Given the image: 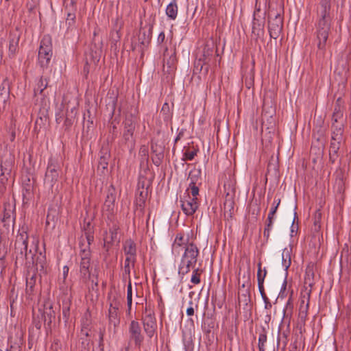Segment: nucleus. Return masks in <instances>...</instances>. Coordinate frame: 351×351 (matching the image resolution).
I'll return each mask as SVG.
<instances>
[{
    "mask_svg": "<svg viewBox=\"0 0 351 351\" xmlns=\"http://www.w3.org/2000/svg\"><path fill=\"white\" fill-rule=\"evenodd\" d=\"M10 97V82L8 77H5L0 86V106L4 107L6 101Z\"/></svg>",
    "mask_w": 351,
    "mask_h": 351,
    "instance_id": "obj_21",
    "label": "nucleus"
},
{
    "mask_svg": "<svg viewBox=\"0 0 351 351\" xmlns=\"http://www.w3.org/2000/svg\"><path fill=\"white\" fill-rule=\"evenodd\" d=\"M124 143L130 149L133 148L135 145V138L133 134L123 133L122 134Z\"/></svg>",
    "mask_w": 351,
    "mask_h": 351,
    "instance_id": "obj_45",
    "label": "nucleus"
},
{
    "mask_svg": "<svg viewBox=\"0 0 351 351\" xmlns=\"http://www.w3.org/2000/svg\"><path fill=\"white\" fill-rule=\"evenodd\" d=\"M180 202L182 210L187 216L193 215L199 207L197 197L191 198L189 193L184 197V199H181Z\"/></svg>",
    "mask_w": 351,
    "mask_h": 351,
    "instance_id": "obj_11",
    "label": "nucleus"
},
{
    "mask_svg": "<svg viewBox=\"0 0 351 351\" xmlns=\"http://www.w3.org/2000/svg\"><path fill=\"white\" fill-rule=\"evenodd\" d=\"M250 302V293L249 291L247 289L245 293H242L241 295L239 296V302L243 303V304L247 306Z\"/></svg>",
    "mask_w": 351,
    "mask_h": 351,
    "instance_id": "obj_58",
    "label": "nucleus"
},
{
    "mask_svg": "<svg viewBox=\"0 0 351 351\" xmlns=\"http://www.w3.org/2000/svg\"><path fill=\"white\" fill-rule=\"evenodd\" d=\"M93 117L91 116L90 110H87L86 112L84 114V122H86L87 128L90 129L93 127Z\"/></svg>",
    "mask_w": 351,
    "mask_h": 351,
    "instance_id": "obj_49",
    "label": "nucleus"
},
{
    "mask_svg": "<svg viewBox=\"0 0 351 351\" xmlns=\"http://www.w3.org/2000/svg\"><path fill=\"white\" fill-rule=\"evenodd\" d=\"M161 112L164 115L163 119L165 121H167L171 119L172 114L170 112L169 105L168 103H165L162 105Z\"/></svg>",
    "mask_w": 351,
    "mask_h": 351,
    "instance_id": "obj_48",
    "label": "nucleus"
},
{
    "mask_svg": "<svg viewBox=\"0 0 351 351\" xmlns=\"http://www.w3.org/2000/svg\"><path fill=\"white\" fill-rule=\"evenodd\" d=\"M120 304L116 298L110 303L108 309V321L110 325H113L114 328L120 324V318L118 314Z\"/></svg>",
    "mask_w": 351,
    "mask_h": 351,
    "instance_id": "obj_13",
    "label": "nucleus"
},
{
    "mask_svg": "<svg viewBox=\"0 0 351 351\" xmlns=\"http://www.w3.org/2000/svg\"><path fill=\"white\" fill-rule=\"evenodd\" d=\"M202 270L199 268H197L193 271V274L191 278V282L194 285H197L200 283V274Z\"/></svg>",
    "mask_w": 351,
    "mask_h": 351,
    "instance_id": "obj_51",
    "label": "nucleus"
},
{
    "mask_svg": "<svg viewBox=\"0 0 351 351\" xmlns=\"http://www.w3.org/2000/svg\"><path fill=\"white\" fill-rule=\"evenodd\" d=\"M178 12L176 1H172L166 8V14L171 20H175Z\"/></svg>",
    "mask_w": 351,
    "mask_h": 351,
    "instance_id": "obj_31",
    "label": "nucleus"
},
{
    "mask_svg": "<svg viewBox=\"0 0 351 351\" xmlns=\"http://www.w3.org/2000/svg\"><path fill=\"white\" fill-rule=\"evenodd\" d=\"M110 158V152L108 146H103L99 152V159L98 169H107L108 162Z\"/></svg>",
    "mask_w": 351,
    "mask_h": 351,
    "instance_id": "obj_16",
    "label": "nucleus"
},
{
    "mask_svg": "<svg viewBox=\"0 0 351 351\" xmlns=\"http://www.w3.org/2000/svg\"><path fill=\"white\" fill-rule=\"evenodd\" d=\"M35 254H32L31 256V259L32 261V264L35 265L36 266V270L38 269V267H40V270H44L46 265V257L45 254H43L42 252H40V255L35 259L34 258Z\"/></svg>",
    "mask_w": 351,
    "mask_h": 351,
    "instance_id": "obj_36",
    "label": "nucleus"
},
{
    "mask_svg": "<svg viewBox=\"0 0 351 351\" xmlns=\"http://www.w3.org/2000/svg\"><path fill=\"white\" fill-rule=\"evenodd\" d=\"M37 279L36 272L35 271L31 274L30 271H28L27 275L26 276V294L29 295H32L34 293V288L36 285V282Z\"/></svg>",
    "mask_w": 351,
    "mask_h": 351,
    "instance_id": "obj_22",
    "label": "nucleus"
},
{
    "mask_svg": "<svg viewBox=\"0 0 351 351\" xmlns=\"http://www.w3.org/2000/svg\"><path fill=\"white\" fill-rule=\"evenodd\" d=\"M62 316L65 322H67L70 316V304L69 302L63 303Z\"/></svg>",
    "mask_w": 351,
    "mask_h": 351,
    "instance_id": "obj_56",
    "label": "nucleus"
},
{
    "mask_svg": "<svg viewBox=\"0 0 351 351\" xmlns=\"http://www.w3.org/2000/svg\"><path fill=\"white\" fill-rule=\"evenodd\" d=\"M132 302V287L131 280L128 281V288H127V304L129 308H131Z\"/></svg>",
    "mask_w": 351,
    "mask_h": 351,
    "instance_id": "obj_54",
    "label": "nucleus"
},
{
    "mask_svg": "<svg viewBox=\"0 0 351 351\" xmlns=\"http://www.w3.org/2000/svg\"><path fill=\"white\" fill-rule=\"evenodd\" d=\"M343 134V124L339 123H332V136L331 138L342 141Z\"/></svg>",
    "mask_w": 351,
    "mask_h": 351,
    "instance_id": "obj_28",
    "label": "nucleus"
},
{
    "mask_svg": "<svg viewBox=\"0 0 351 351\" xmlns=\"http://www.w3.org/2000/svg\"><path fill=\"white\" fill-rule=\"evenodd\" d=\"M293 308V304L292 303L291 299L289 298L287 302V304L283 309L284 317H287L289 315H291L292 313V311Z\"/></svg>",
    "mask_w": 351,
    "mask_h": 351,
    "instance_id": "obj_55",
    "label": "nucleus"
},
{
    "mask_svg": "<svg viewBox=\"0 0 351 351\" xmlns=\"http://www.w3.org/2000/svg\"><path fill=\"white\" fill-rule=\"evenodd\" d=\"M63 5L65 12H76L77 11L75 0H64Z\"/></svg>",
    "mask_w": 351,
    "mask_h": 351,
    "instance_id": "obj_42",
    "label": "nucleus"
},
{
    "mask_svg": "<svg viewBox=\"0 0 351 351\" xmlns=\"http://www.w3.org/2000/svg\"><path fill=\"white\" fill-rule=\"evenodd\" d=\"M267 342V332L265 328H261V331L258 337V347L259 351H265V344Z\"/></svg>",
    "mask_w": 351,
    "mask_h": 351,
    "instance_id": "obj_43",
    "label": "nucleus"
},
{
    "mask_svg": "<svg viewBox=\"0 0 351 351\" xmlns=\"http://www.w3.org/2000/svg\"><path fill=\"white\" fill-rule=\"evenodd\" d=\"M331 0H321L317 9L316 40L318 49L324 54L331 29Z\"/></svg>",
    "mask_w": 351,
    "mask_h": 351,
    "instance_id": "obj_1",
    "label": "nucleus"
},
{
    "mask_svg": "<svg viewBox=\"0 0 351 351\" xmlns=\"http://www.w3.org/2000/svg\"><path fill=\"white\" fill-rule=\"evenodd\" d=\"M164 154H154L152 157V160L156 167H159L162 162Z\"/></svg>",
    "mask_w": 351,
    "mask_h": 351,
    "instance_id": "obj_60",
    "label": "nucleus"
},
{
    "mask_svg": "<svg viewBox=\"0 0 351 351\" xmlns=\"http://www.w3.org/2000/svg\"><path fill=\"white\" fill-rule=\"evenodd\" d=\"M304 284L306 286L309 287V289L312 291V287L315 284L313 264L312 263H309L306 268ZM306 289L307 291L308 290L307 287H306Z\"/></svg>",
    "mask_w": 351,
    "mask_h": 351,
    "instance_id": "obj_24",
    "label": "nucleus"
},
{
    "mask_svg": "<svg viewBox=\"0 0 351 351\" xmlns=\"http://www.w3.org/2000/svg\"><path fill=\"white\" fill-rule=\"evenodd\" d=\"M147 195V187L146 188V191H141L138 192V196L136 197V204L138 206L141 208H144L145 199Z\"/></svg>",
    "mask_w": 351,
    "mask_h": 351,
    "instance_id": "obj_47",
    "label": "nucleus"
},
{
    "mask_svg": "<svg viewBox=\"0 0 351 351\" xmlns=\"http://www.w3.org/2000/svg\"><path fill=\"white\" fill-rule=\"evenodd\" d=\"M342 141H337L331 138L330 147H329V160L331 163H335L339 156V152L340 149Z\"/></svg>",
    "mask_w": 351,
    "mask_h": 351,
    "instance_id": "obj_18",
    "label": "nucleus"
},
{
    "mask_svg": "<svg viewBox=\"0 0 351 351\" xmlns=\"http://www.w3.org/2000/svg\"><path fill=\"white\" fill-rule=\"evenodd\" d=\"M84 244L80 245V261L78 263L80 267V278L83 282H86L88 279L90 278V250L88 246L82 247Z\"/></svg>",
    "mask_w": 351,
    "mask_h": 351,
    "instance_id": "obj_4",
    "label": "nucleus"
},
{
    "mask_svg": "<svg viewBox=\"0 0 351 351\" xmlns=\"http://www.w3.org/2000/svg\"><path fill=\"white\" fill-rule=\"evenodd\" d=\"M152 28L153 27L150 26L147 32L145 30L140 31L138 40L140 41L141 45H145L150 42L152 38Z\"/></svg>",
    "mask_w": 351,
    "mask_h": 351,
    "instance_id": "obj_37",
    "label": "nucleus"
},
{
    "mask_svg": "<svg viewBox=\"0 0 351 351\" xmlns=\"http://www.w3.org/2000/svg\"><path fill=\"white\" fill-rule=\"evenodd\" d=\"M34 190V184L33 182L30 180L29 178H27L23 183V196L24 197H29L31 194H32Z\"/></svg>",
    "mask_w": 351,
    "mask_h": 351,
    "instance_id": "obj_39",
    "label": "nucleus"
},
{
    "mask_svg": "<svg viewBox=\"0 0 351 351\" xmlns=\"http://www.w3.org/2000/svg\"><path fill=\"white\" fill-rule=\"evenodd\" d=\"M343 106H342V101L339 97L335 104L334 112L332 116V121L338 123L339 120L343 118Z\"/></svg>",
    "mask_w": 351,
    "mask_h": 351,
    "instance_id": "obj_25",
    "label": "nucleus"
},
{
    "mask_svg": "<svg viewBox=\"0 0 351 351\" xmlns=\"http://www.w3.org/2000/svg\"><path fill=\"white\" fill-rule=\"evenodd\" d=\"M123 24L124 23L121 16H117L116 19L113 22V27L112 29L121 31L123 27Z\"/></svg>",
    "mask_w": 351,
    "mask_h": 351,
    "instance_id": "obj_57",
    "label": "nucleus"
},
{
    "mask_svg": "<svg viewBox=\"0 0 351 351\" xmlns=\"http://www.w3.org/2000/svg\"><path fill=\"white\" fill-rule=\"evenodd\" d=\"M66 14V22L69 26L75 23L76 18V12H65Z\"/></svg>",
    "mask_w": 351,
    "mask_h": 351,
    "instance_id": "obj_62",
    "label": "nucleus"
},
{
    "mask_svg": "<svg viewBox=\"0 0 351 351\" xmlns=\"http://www.w3.org/2000/svg\"><path fill=\"white\" fill-rule=\"evenodd\" d=\"M311 293V290L308 289L306 292V303L305 305H300L299 317L302 321H305L307 317L308 309L309 306V300Z\"/></svg>",
    "mask_w": 351,
    "mask_h": 351,
    "instance_id": "obj_34",
    "label": "nucleus"
},
{
    "mask_svg": "<svg viewBox=\"0 0 351 351\" xmlns=\"http://www.w3.org/2000/svg\"><path fill=\"white\" fill-rule=\"evenodd\" d=\"M259 292H260V294L261 295V298L264 302V304H265V309H270L272 307V304L269 300V299L268 298V297L267 296L266 293H265V289H258Z\"/></svg>",
    "mask_w": 351,
    "mask_h": 351,
    "instance_id": "obj_50",
    "label": "nucleus"
},
{
    "mask_svg": "<svg viewBox=\"0 0 351 351\" xmlns=\"http://www.w3.org/2000/svg\"><path fill=\"white\" fill-rule=\"evenodd\" d=\"M143 329L148 338L152 339L156 335L157 329L156 319L154 312L146 306L141 318Z\"/></svg>",
    "mask_w": 351,
    "mask_h": 351,
    "instance_id": "obj_6",
    "label": "nucleus"
},
{
    "mask_svg": "<svg viewBox=\"0 0 351 351\" xmlns=\"http://www.w3.org/2000/svg\"><path fill=\"white\" fill-rule=\"evenodd\" d=\"M60 171L61 167L58 160L53 157L49 158L45 172V183L53 188L58 180Z\"/></svg>",
    "mask_w": 351,
    "mask_h": 351,
    "instance_id": "obj_7",
    "label": "nucleus"
},
{
    "mask_svg": "<svg viewBox=\"0 0 351 351\" xmlns=\"http://www.w3.org/2000/svg\"><path fill=\"white\" fill-rule=\"evenodd\" d=\"M20 40V35L13 32L9 36V56L14 57L16 53L19 49V43Z\"/></svg>",
    "mask_w": 351,
    "mask_h": 351,
    "instance_id": "obj_20",
    "label": "nucleus"
},
{
    "mask_svg": "<svg viewBox=\"0 0 351 351\" xmlns=\"http://www.w3.org/2000/svg\"><path fill=\"white\" fill-rule=\"evenodd\" d=\"M267 275V269L265 268L262 270V263L259 262L258 263V271H257V281L258 289L264 288V280Z\"/></svg>",
    "mask_w": 351,
    "mask_h": 351,
    "instance_id": "obj_33",
    "label": "nucleus"
},
{
    "mask_svg": "<svg viewBox=\"0 0 351 351\" xmlns=\"http://www.w3.org/2000/svg\"><path fill=\"white\" fill-rule=\"evenodd\" d=\"M91 281V286L90 289L93 291L97 292L99 291L98 288V274H93V278L89 279Z\"/></svg>",
    "mask_w": 351,
    "mask_h": 351,
    "instance_id": "obj_59",
    "label": "nucleus"
},
{
    "mask_svg": "<svg viewBox=\"0 0 351 351\" xmlns=\"http://www.w3.org/2000/svg\"><path fill=\"white\" fill-rule=\"evenodd\" d=\"M199 249L193 243H186L184 252L182 256L178 268V273L182 276L188 274L197 261Z\"/></svg>",
    "mask_w": 351,
    "mask_h": 351,
    "instance_id": "obj_2",
    "label": "nucleus"
},
{
    "mask_svg": "<svg viewBox=\"0 0 351 351\" xmlns=\"http://www.w3.org/2000/svg\"><path fill=\"white\" fill-rule=\"evenodd\" d=\"M117 193L114 186L111 184L107 189L106 197L102 207V212L110 218L114 212Z\"/></svg>",
    "mask_w": 351,
    "mask_h": 351,
    "instance_id": "obj_10",
    "label": "nucleus"
},
{
    "mask_svg": "<svg viewBox=\"0 0 351 351\" xmlns=\"http://www.w3.org/2000/svg\"><path fill=\"white\" fill-rule=\"evenodd\" d=\"M139 154L142 156V159L141 160V167H145V172L146 173L149 170L148 167V149L145 145H143L141 147L139 150Z\"/></svg>",
    "mask_w": 351,
    "mask_h": 351,
    "instance_id": "obj_32",
    "label": "nucleus"
},
{
    "mask_svg": "<svg viewBox=\"0 0 351 351\" xmlns=\"http://www.w3.org/2000/svg\"><path fill=\"white\" fill-rule=\"evenodd\" d=\"M57 219L56 210L53 208H49L46 219V225L50 226L52 223V226H55V222Z\"/></svg>",
    "mask_w": 351,
    "mask_h": 351,
    "instance_id": "obj_44",
    "label": "nucleus"
},
{
    "mask_svg": "<svg viewBox=\"0 0 351 351\" xmlns=\"http://www.w3.org/2000/svg\"><path fill=\"white\" fill-rule=\"evenodd\" d=\"M54 317L55 313L52 309V306L49 305V308H46V311H44L43 314V319L45 323H47L48 326H50L52 322V318H54Z\"/></svg>",
    "mask_w": 351,
    "mask_h": 351,
    "instance_id": "obj_41",
    "label": "nucleus"
},
{
    "mask_svg": "<svg viewBox=\"0 0 351 351\" xmlns=\"http://www.w3.org/2000/svg\"><path fill=\"white\" fill-rule=\"evenodd\" d=\"M53 56L51 37L47 34L42 38L38 54V63L43 70L48 69Z\"/></svg>",
    "mask_w": 351,
    "mask_h": 351,
    "instance_id": "obj_3",
    "label": "nucleus"
},
{
    "mask_svg": "<svg viewBox=\"0 0 351 351\" xmlns=\"http://www.w3.org/2000/svg\"><path fill=\"white\" fill-rule=\"evenodd\" d=\"M177 58L176 55V51H173L171 54L168 53L167 48L165 49L164 52V71L167 68V72L168 73H171L176 70L177 65Z\"/></svg>",
    "mask_w": 351,
    "mask_h": 351,
    "instance_id": "obj_14",
    "label": "nucleus"
},
{
    "mask_svg": "<svg viewBox=\"0 0 351 351\" xmlns=\"http://www.w3.org/2000/svg\"><path fill=\"white\" fill-rule=\"evenodd\" d=\"M151 150L154 154H163V149L162 147L158 146L157 143H151Z\"/></svg>",
    "mask_w": 351,
    "mask_h": 351,
    "instance_id": "obj_63",
    "label": "nucleus"
},
{
    "mask_svg": "<svg viewBox=\"0 0 351 351\" xmlns=\"http://www.w3.org/2000/svg\"><path fill=\"white\" fill-rule=\"evenodd\" d=\"M128 346H134L140 348L144 341V335L141 326L136 320H132L128 326Z\"/></svg>",
    "mask_w": 351,
    "mask_h": 351,
    "instance_id": "obj_5",
    "label": "nucleus"
},
{
    "mask_svg": "<svg viewBox=\"0 0 351 351\" xmlns=\"http://www.w3.org/2000/svg\"><path fill=\"white\" fill-rule=\"evenodd\" d=\"M28 238L27 228L23 226L19 230L14 244L28 243Z\"/></svg>",
    "mask_w": 351,
    "mask_h": 351,
    "instance_id": "obj_38",
    "label": "nucleus"
},
{
    "mask_svg": "<svg viewBox=\"0 0 351 351\" xmlns=\"http://www.w3.org/2000/svg\"><path fill=\"white\" fill-rule=\"evenodd\" d=\"M136 262V259L125 257L124 266H123V279H125V280L128 279V281H130V280H131V278H130L131 268L134 267Z\"/></svg>",
    "mask_w": 351,
    "mask_h": 351,
    "instance_id": "obj_27",
    "label": "nucleus"
},
{
    "mask_svg": "<svg viewBox=\"0 0 351 351\" xmlns=\"http://www.w3.org/2000/svg\"><path fill=\"white\" fill-rule=\"evenodd\" d=\"M12 219V221L14 222L16 216L14 213V209L10 203L4 204V210L2 217V222L4 223V226H6V223H10Z\"/></svg>",
    "mask_w": 351,
    "mask_h": 351,
    "instance_id": "obj_23",
    "label": "nucleus"
},
{
    "mask_svg": "<svg viewBox=\"0 0 351 351\" xmlns=\"http://www.w3.org/2000/svg\"><path fill=\"white\" fill-rule=\"evenodd\" d=\"M123 250L127 258H130L136 260V244L131 239H127L123 243Z\"/></svg>",
    "mask_w": 351,
    "mask_h": 351,
    "instance_id": "obj_17",
    "label": "nucleus"
},
{
    "mask_svg": "<svg viewBox=\"0 0 351 351\" xmlns=\"http://www.w3.org/2000/svg\"><path fill=\"white\" fill-rule=\"evenodd\" d=\"M204 53H203V59L200 58L199 59V61H203L204 62V64H208L209 61H210V58H209V56H213V49H210V48H206L205 47L204 49Z\"/></svg>",
    "mask_w": 351,
    "mask_h": 351,
    "instance_id": "obj_52",
    "label": "nucleus"
},
{
    "mask_svg": "<svg viewBox=\"0 0 351 351\" xmlns=\"http://www.w3.org/2000/svg\"><path fill=\"white\" fill-rule=\"evenodd\" d=\"M197 152L198 149H193V150H190L189 148H187L183 154L182 160L183 161L192 160L197 155Z\"/></svg>",
    "mask_w": 351,
    "mask_h": 351,
    "instance_id": "obj_46",
    "label": "nucleus"
},
{
    "mask_svg": "<svg viewBox=\"0 0 351 351\" xmlns=\"http://www.w3.org/2000/svg\"><path fill=\"white\" fill-rule=\"evenodd\" d=\"M201 170L199 169H193L191 170L188 176L189 180V185L200 186L202 184Z\"/></svg>",
    "mask_w": 351,
    "mask_h": 351,
    "instance_id": "obj_26",
    "label": "nucleus"
},
{
    "mask_svg": "<svg viewBox=\"0 0 351 351\" xmlns=\"http://www.w3.org/2000/svg\"><path fill=\"white\" fill-rule=\"evenodd\" d=\"M121 31L111 29L110 32V41L111 47L117 49V44L119 42L121 34Z\"/></svg>",
    "mask_w": 351,
    "mask_h": 351,
    "instance_id": "obj_40",
    "label": "nucleus"
},
{
    "mask_svg": "<svg viewBox=\"0 0 351 351\" xmlns=\"http://www.w3.org/2000/svg\"><path fill=\"white\" fill-rule=\"evenodd\" d=\"M48 78L41 76L34 89V95L36 96L38 94L42 95L48 86Z\"/></svg>",
    "mask_w": 351,
    "mask_h": 351,
    "instance_id": "obj_30",
    "label": "nucleus"
},
{
    "mask_svg": "<svg viewBox=\"0 0 351 351\" xmlns=\"http://www.w3.org/2000/svg\"><path fill=\"white\" fill-rule=\"evenodd\" d=\"M280 204V199H275L269 213V215H275Z\"/></svg>",
    "mask_w": 351,
    "mask_h": 351,
    "instance_id": "obj_64",
    "label": "nucleus"
},
{
    "mask_svg": "<svg viewBox=\"0 0 351 351\" xmlns=\"http://www.w3.org/2000/svg\"><path fill=\"white\" fill-rule=\"evenodd\" d=\"M118 230L119 226L116 224H113L112 226L110 228L108 232H105L104 234V248L106 250V252H108L114 242L118 241Z\"/></svg>",
    "mask_w": 351,
    "mask_h": 351,
    "instance_id": "obj_12",
    "label": "nucleus"
},
{
    "mask_svg": "<svg viewBox=\"0 0 351 351\" xmlns=\"http://www.w3.org/2000/svg\"><path fill=\"white\" fill-rule=\"evenodd\" d=\"M272 12V10L270 11ZM271 13L269 15L268 30L271 38L277 39L283 27V18L280 13H276L274 19H271Z\"/></svg>",
    "mask_w": 351,
    "mask_h": 351,
    "instance_id": "obj_9",
    "label": "nucleus"
},
{
    "mask_svg": "<svg viewBox=\"0 0 351 351\" xmlns=\"http://www.w3.org/2000/svg\"><path fill=\"white\" fill-rule=\"evenodd\" d=\"M136 124V117L133 114H127L123 121V132L134 134Z\"/></svg>",
    "mask_w": 351,
    "mask_h": 351,
    "instance_id": "obj_15",
    "label": "nucleus"
},
{
    "mask_svg": "<svg viewBox=\"0 0 351 351\" xmlns=\"http://www.w3.org/2000/svg\"><path fill=\"white\" fill-rule=\"evenodd\" d=\"M14 156L11 153L5 154L0 158V182L5 184L10 176L14 165Z\"/></svg>",
    "mask_w": 351,
    "mask_h": 351,
    "instance_id": "obj_8",
    "label": "nucleus"
},
{
    "mask_svg": "<svg viewBox=\"0 0 351 351\" xmlns=\"http://www.w3.org/2000/svg\"><path fill=\"white\" fill-rule=\"evenodd\" d=\"M199 186H195V185H189V187L186 190V192L188 193H191V198H195L197 197V196L199 195Z\"/></svg>",
    "mask_w": 351,
    "mask_h": 351,
    "instance_id": "obj_53",
    "label": "nucleus"
},
{
    "mask_svg": "<svg viewBox=\"0 0 351 351\" xmlns=\"http://www.w3.org/2000/svg\"><path fill=\"white\" fill-rule=\"evenodd\" d=\"M292 252V248L290 246L289 247H285L283 249L282 252V265L285 268V271L289 268L291 263V254Z\"/></svg>",
    "mask_w": 351,
    "mask_h": 351,
    "instance_id": "obj_29",
    "label": "nucleus"
},
{
    "mask_svg": "<svg viewBox=\"0 0 351 351\" xmlns=\"http://www.w3.org/2000/svg\"><path fill=\"white\" fill-rule=\"evenodd\" d=\"M107 96L110 99L109 102L107 104V106L108 108H110V115L111 117H112L115 113L117 102V95L114 93V92L112 91V93L108 92Z\"/></svg>",
    "mask_w": 351,
    "mask_h": 351,
    "instance_id": "obj_35",
    "label": "nucleus"
},
{
    "mask_svg": "<svg viewBox=\"0 0 351 351\" xmlns=\"http://www.w3.org/2000/svg\"><path fill=\"white\" fill-rule=\"evenodd\" d=\"M186 244L184 239V234L182 233H178L176 234V239L174 240V245H178L179 247Z\"/></svg>",
    "mask_w": 351,
    "mask_h": 351,
    "instance_id": "obj_61",
    "label": "nucleus"
},
{
    "mask_svg": "<svg viewBox=\"0 0 351 351\" xmlns=\"http://www.w3.org/2000/svg\"><path fill=\"white\" fill-rule=\"evenodd\" d=\"M28 243L14 244V254L16 260L29 259V254H32V250L27 251Z\"/></svg>",
    "mask_w": 351,
    "mask_h": 351,
    "instance_id": "obj_19",
    "label": "nucleus"
}]
</instances>
